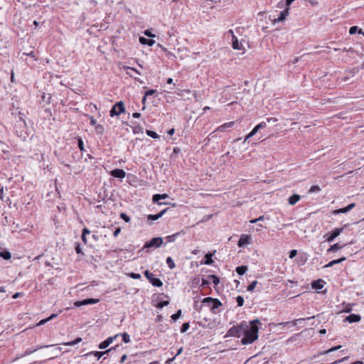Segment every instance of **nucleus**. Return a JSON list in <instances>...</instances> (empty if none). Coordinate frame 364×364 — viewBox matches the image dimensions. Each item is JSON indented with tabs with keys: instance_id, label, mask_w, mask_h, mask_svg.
Segmentation results:
<instances>
[{
	"instance_id": "1",
	"label": "nucleus",
	"mask_w": 364,
	"mask_h": 364,
	"mask_svg": "<svg viewBox=\"0 0 364 364\" xmlns=\"http://www.w3.org/2000/svg\"><path fill=\"white\" fill-rule=\"evenodd\" d=\"M259 323V320H254L249 323H247V328H245L244 333L242 334L243 338L241 340V343L243 345H248L252 343L255 341L258 338L259 328L257 323Z\"/></svg>"
},
{
	"instance_id": "2",
	"label": "nucleus",
	"mask_w": 364,
	"mask_h": 364,
	"mask_svg": "<svg viewBox=\"0 0 364 364\" xmlns=\"http://www.w3.org/2000/svg\"><path fill=\"white\" fill-rule=\"evenodd\" d=\"M245 328H247L246 322H242L240 325L230 328L228 333L230 336L240 337L244 333Z\"/></svg>"
},
{
	"instance_id": "3",
	"label": "nucleus",
	"mask_w": 364,
	"mask_h": 364,
	"mask_svg": "<svg viewBox=\"0 0 364 364\" xmlns=\"http://www.w3.org/2000/svg\"><path fill=\"white\" fill-rule=\"evenodd\" d=\"M203 304H208L210 306V310L215 313V309L222 306V303L218 299L206 297L203 299Z\"/></svg>"
},
{
	"instance_id": "4",
	"label": "nucleus",
	"mask_w": 364,
	"mask_h": 364,
	"mask_svg": "<svg viewBox=\"0 0 364 364\" xmlns=\"http://www.w3.org/2000/svg\"><path fill=\"white\" fill-rule=\"evenodd\" d=\"M125 107L122 102H117L111 109L109 114L111 117L118 116L124 112Z\"/></svg>"
},
{
	"instance_id": "5",
	"label": "nucleus",
	"mask_w": 364,
	"mask_h": 364,
	"mask_svg": "<svg viewBox=\"0 0 364 364\" xmlns=\"http://www.w3.org/2000/svg\"><path fill=\"white\" fill-rule=\"evenodd\" d=\"M144 275L153 286L160 287L163 285L162 282L159 279L155 278L154 274L149 271L146 270L144 272Z\"/></svg>"
},
{
	"instance_id": "6",
	"label": "nucleus",
	"mask_w": 364,
	"mask_h": 364,
	"mask_svg": "<svg viewBox=\"0 0 364 364\" xmlns=\"http://www.w3.org/2000/svg\"><path fill=\"white\" fill-rule=\"evenodd\" d=\"M163 243V238L161 237H154L145 243L144 248L159 247Z\"/></svg>"
},
{
	"instance_id": "7",
	"label": "nucleus",
	"mask_w": 364,
	"mask_h": 364,
	"mask_svg": "<svg viewBox=\"0 0 364 364\" xmlns=\"http://www.w3.org/2000/svg\"><path fill=\"white\" fill-rule=\"evenodd\" d=\"M343 230V228L333 229L331 234L326 235V240L328 242H333L338 236L340 235Z\"/></svg>"
},
{
	"instance_id": "8",
	"label": "nucleus",
	"mask_w": 364,
	"mask_h": 364,
	"mask_svg": "<svg viewBox=\"0 0 364 364\" xmlns=\"http://www.w3.org/2000/svg\"><path fill=\"white\" fill-rule=\"evenodd\" d=\"M100 301L98 299H86L82 301H77L74 303V306L76 307H80L81 306L84 305H88V304H97Z\"/></svg>"
},
{
	"instance_id": "9",
	"label": "nucleus",
	"mask_w": 364,
	"mask_h": 364,
	"mask_svg": "<svg viewBox=\"0 0 364 364\" xmlns=\"http://www.w3.org/2000/svg\"><path fill=\"white\" fill-rule=\"evenodd\" d=\"M314 318H315V316L309 317L307 318H299V319H296V320L292 321H287V322L282 323H281V325L289 326H296L298 324H301L302 322H304L305 320H311V319H313Z\"/></svg>"
},
{
	"instance_id": "10",
	"label": "nucleus",
	"mask_w": 364,
	"mask_h": 364,
	"mask_svg": "<svg viewBox=\"0 0 364 364\" xmlns=\"http://www.w3.org/2000/svg\"><path fill=\"white\" fill-rule=\"evenodd\" d=\"M111 176L114 178H124L126 176V173L123 169L116 168L110 172Z\"/></svg>"
},
{
	"instance_id": "11",
	"label": "nucleus",
	"mask_w": 364,
	"mask_h": 364,
	"mask_svg": "<svg viewBox=\"0 0 364 364\" xmlns=\"http://www.w3.org/2000/svg\"><path fill=\"white\" fill-rule=\"evenodd\" d=\"M232 47L235 50H245L243 45L242 44V43H239V41L235 36H233V38H232Z\"/></svg>"
},
{
	"instance_id": "12",
	"label": "nucleus",
	"mask_w": 364,
	"mask_h": 364,
	"mask_svg": "<svg viewBox=\"0 0 364 364\" xmlns=\"http://www.w3.org/2000/svg\"><path fill=\"white\" fill-rule=\"evenodd\" d=\"M168 197V196L166 193L164 194H155L153 196L152 200L154 203H157L159 205L166 204V203L160 202L161 199H166Z\"/></svg>"
},
{
	"instance_id": "13",
	"label": "nucleus",
	"mask_w": 364,
	"mask_h": 364,
	"mask_svg": "<svg viewBox=\"0 0 364 364\" xmlns=\"http://www.w3.org/2000/svg\"><path fill=\"white\" fill-rule=\"evenodd\" d=\"M355 203H350L345 208L334 210L333 214L337 215V214H340V213H346L348 211L351 210L355 207Z\"/></svg>"
},
{
	"instance_id": "14",
	"label": "nucleus",
	"mask_w": 364,
	"mask_h": 364,
	"mask_svg": "<svg viewBox=\"0 0 364 364\" xmlns=\"http://www.w3.org/2000/svg\"><path fill=\"white\" fill-rule=\"evenodd\" d=\"M288 15H289V8H287L280 12L279 17L277 18L274 19V21L275 23L283 21L286 19V18Z\"/></svg>"
},
{
	"instance_id": "15",
	"label": "nucleus",
	"mask_w": 364,
	"mask_h": 364,
	"mask_svg": "<svg viewBox=\"0 0 364 364\" xmlns=\"http://www.w3.org/2000/svg\"><path fill=\"white\" fill-rule=\"evenodd\" d=\"M326 282L323 279H318L312 282V287L315 289H321Z\"/></svg>"
},
{
	"instance_id": "16",
	"label": "nucleus",
	"mask_w": 364,
	"mask_h": 364,
	"mask_svg": "<svg viewBox=\"0 0 364 364\" xmlns=\"http://www.w3.org/2000/svg\"><path fill=\"white\" fill-rule=\"evenodd\" d=\"M250 237L247 235H242L238 242L239 247H243L247 244H249Z\"/></svg>"
},
{
	"instance_id": "17",
	"label": "nucleus",
	"mask_w": 364,
	"mask_h": 364,
	"mask_svg": "<svg viewBox=\"0 0 364 364\" xmlns=\"http://www.w3.org/2000/svg\"><path fill=\"white\" fill-rule=\"evenodd\" d=\"M114 337H109L105 341H102L100 346L99 348L100 349H105L107 348L114 341Z\"/></svg>"
},
{
	"instance_id": "18",
	"label": "nucleus",
	"mask_w": 364,
	"mask_h": 364,
	"mask_svg": "<svg viewBox=\"0 0 364 364\" xmlns=\"http://www.w3.org/2000/svg\"><path fill=\"white\" fill-rule=\"evenodd\" d=\"M361 317L358 314H350L346 318V321L349 323L358 322L360 320Z\"/></svg>"
},
{
	"instance_id": "19",
	"label": "nucleus",
	"mask_w": 364,
	"mask_h": 364,
	"mask_svg": "<svg viewBox=\"0 0 364 364\" xmlns=\"http://www.w3.org/2000/svg\"><path fill=\"white\" fill-rule=\"evenodd\" d=\"M301 198L298 194H294L288 198V203L291 205H295Z\"/></svg>"
},
{
	"instance_id": "20",
	"label": "nucleus",
	"mask_w": 364,
	"mask_h": 364,
	"mask_svg": "<svg viewBox=\"0 0 364 364\" xmlns=\"http://www.w3.org/2000/svg\"><path fill=\"white\" fill-rule=\"evenodd\" d=\"M234 124H235L234 122H230L225 123L223 125L218 127L216 131L225 132L226 129L233 127Z\"/></svg>"
},
{
	"instance_id": "21",
	"label": "nucleus",
	"mask_w": 364,
	"mask_h": 364,
	"mask_svg": "<svg viewBox=\"0 0 364 364\" xmlns=\"http://www.w3.org/2000/svg\"><path fill=\"white\" fill-rule=\"evenodd\" d=\"M346 259V257H341L340 259L332 260L329 263L326 264L324 266V267L327 268V267H333L334 264H339V263L345 261Z\"/></svg>"
},
{
	"instance_id": "22",
	"label": "nucleus",
	"mask_w": 364,
	"mask_h": 364,
	"mask_svg": "<svg viewBox=\"0 0 364 364\" xmlns=\"http://www.w3.org/2000/svg\"><path fill=\"white\" fill-rule=\"evenodd\" d=\"M139 42L143 45H148L149 46H153L155 43V41L152 39H147L144 37L139 38Z\"/></svg>"
},
{
	"instance_id": "23",
	"label": "nucleus",
	"mask_w": 364,
	"mask_h": 364,
	"mask_svg": "<svg viewBox=\"0 0 364 364\" xmlns=\"http://www.w3.org/2000/svg\"><path fill=\"white\" fill-rule=\"evenodd\" d=\"M344 246H346V245H339L338 243H336L333 245H331L328 250H327V252H336L339 250H341Z\"/></svg>"
},
{
	"instance_id": "24",
	"label": "nucleus",
	"mask_w": 364,
	"mask_h": 364,
	"mask_svg": "<svg viewBox=\"0 0 364 364\" xmlns=\"http://www.w3.org/2000/svg\"><path fill=\"white\" fill-rule=\"evenodd\" d=\"M167 209H164L162 211H161L160 213H159L158 214H156V215H149L148 216V218L150 219V220H156L158 219H159L160 218L162 217V215L166 213Z\"/></svg>"
},
{
	"instance_id": "25",
	"label": "nucleus",
	"mask_w": 364,
	"mask_h": 364,
	"mask_svg": "<svg viewBox=\"0 0 364 364\" xmlns=\"http://www.w3.org/2000/svg\"><path fill=\"white\" fill-rule=\"evenodd\" d=\"M266 126L267 123L265 122H262L258 124L257 126H255L252 131L253 132V133L256 134L259 130L266 127Z\"/></svg>"
},
{
	"instance_id": "26",
	"label": "nucleus",
	"mask_w": 364,
	"mask_h": 364,
	"mask_svg": "<svg viewBox=\"0 0 364 364\" xmlns=\"http://www.w3.org/2000/svg\"><path fill=\"white\" fill-rule=\"evenodd\" d=\"M236 272L239 275H243L245 274V272L247 271V266H239L236 267Z\"/></svg>"
},
{
	"instance_id": "27",
	"label": "nucleus",
	"mask_w": 364,
	"mask_h": 364,
	"mask_svg": "<svg viewBox=\"0 0 364 364\" xmlns=\"http://www.w3.org/2000/svg\"><path fill=\"white\" fill-rule=\"evenodd\" d=\"M213 260L212 259V254L208 253L205 255V261L203 262L205 264L210 265L213 264Z\"/></svg>"
},
{
	"instance_id": "28",
	"label": "nucleus",
	"mask_w": 364,
	"mask_h": 364,
	"mask_svg": "<svg viewBox=\"0 0 364 364\" xmlns=\"http://www.w3.org/2000/svg\"><path fill=\"white\" fill-rule=\"evenodd\" d=\"M0 257L4 259H9L11 257V253L7 250L0 252Z\"/></svg>"
},
{
	"instance_id": "29",
	"label": "nucleus",
	"mask_w": 364,
	"mask_h": 364,
	"mask_svg": "<svg viewBox=\"0 0 364 364\" xmlns=\"http://www.w3.org/2000/svg\"><path fill=\"white\" fill-rule=\"evenodd\" d=\"M113 350V348H110V349H109V350H105V351H103V352H100V351H95V352L94 353V355H95V357H97V359H100L102 355H104L105 354H106V353H107L110 352V351H111V350Z\"/></svg>"
},
{
	"instance_id": "30",
	"label": "nucleus",
	"mask_w": 364,
	"mask_h": 364,
	"mask_svg": "<svg viewBox=\"0 0 364 364\" xmlns=\"http://www.w3.org/2000/svg\"><path fill=\"white\" fill-rule=\"evenodd\" d=\"M179 235V232L175 233L171 235H168L166 237V240L167 242H173L176 240V237Z\"/></svg>"
},
{
	"instance_id": "31",
	"label": "nucleus",
	"mask_w": 364,
	"mask_h": 364,
	"mask_svg": "<svg viewBox=\"0 0 364 364\" xmlns=\"http://www.w3.org/2000/svg\"><path fill=\"white\" fill-rule=\"evenodd\" d=\"M166 264H168V267L171 269H173L175 268L176 265L173 260V259L171 257H167L166 259Z\"/></svg>"
},
{
	"instance_id": "32",
	"label": "nucleus",
	"mask_w": 364,
	"mask_h": 364,
	"mask_svg": "<svg viewBox=\"0 0 364 364\" xmlns=\"http://www.w3.org/2000/svg\"><path fill=\"white\" fill-rule=\"evenodd\" d=\"M208 279H211L215 286H217L220 283V279L214 274L209 275Z\"/></svg>"
},
{
	"instance_id": "33",
	"label": "nucleus",
	"mask_w": 364,
	"mask_h": 364,
	"mask_svg": "<svg viewBox=\"0 0 364 364\" xmlns=\"http://www.w3.org/2000/svg\"><path fill=\"white\" fill-rule=\"evenodd\" d=\"M81 341H82V338H77L76 339H75L73 341L65 343L64 345L65 346H75V345L79 343Z\"/></svg>"
},
{
	"instance_id": "34",
	"label": "nucleus",
	"mask_w": 364,
	"mask_h": 364,
	"mask_svg": "<svg viewBox=\"0 0 364 364\" xmlns=\"http://www.w3.org/2000/svg\"><path fill=\"white\" fill-rule=\"evenodd\" d=\"M43 347L41 346L38 348H28L26 350V351L24 352V354H23V356H26V355H28L34 352H36L38 349H40V348H42Z\"/></svg>"
},
{
	"instance_id": "35",
	"label": "nucleus",
	"mask_w": 364,
	"mask_h": 364,
	"mask_svg": "<svg viewBox=\"0 0 364 364\" xmlns=\"http://www.w3.org/2000/svg\"><path fill=\"white\" fill-rule=\"evenodd\" d=\"M146 133L149 136H151L153 139H158L159 137L155 132L151 130H146Z\"/></svg>"
},
{
	"instance_id": "36",
	"label": "nucleus",
	"mask_w": 364,
	"mask_h": 364,
	"mask_svg": "<svg viewBox=\"0 0 364 364\" xmlns=\"http://www.w3.org/2000/svg\"><path fill=\"white\" fill-rule=\"evenodd\" d=\"M257 284V281H253L252 282H251L249 284V286L247 288V290L248 291H252L255 289V288Z\"/></svg>"
},
{
	"instance_id": "37",
	"label": "nucleus",
	"mask_w": 364,
	"mask_h": 364,
	"mask_svg": "<svg viewBox=\"0 0 364 364\" xmlns=\"http://www.w3.org/2000/svg\"><path fill=\"white\" fill-rule=\"evenodd\" d=\"M123 341L126 343H128L130 342V336L127 333H123L122 334Z\"/></svg>"
},
{
	"instance_id": "38",
	"label": "nucleus",
	"mask_w": 364,
	"mask_h": 364,
	"mask_svg": "<svg viewBox=\"0 0 364 364\" xmlns=\"http://www.w3.org/2000/svg\"><path fill=\"white\" fill-rule=\"evenodd\" d=\"M77 145H78V147H79V149H80V150L81 151H83L85 150V149H84V143H83L82 139L80 137H79L77 139Z\"/></svg>"
},
{
	"instance_id": "39",
	"label": "nucleus",
	"mask_w": 364,
	"mask_h": 364,
	"mask_svg": "<svg viewBox=\"0 0 364 364\" xmlns=\"http://www.w3.org/2000/svg\"><path fill=\"white\" fill-rule=\"evenodd\" d=\"M321 191V188L318 186H313L310 188L309 193H312L315 192H319Z\"/></svg>"
},
{
	"instance_id": "40",
	"label": "nucleus",
	"mask_w": 364,
	"mask_h": 364,
	"mask_svg": "<svg viewBox=\"0 0 364 364\" xmlns=\"http://www.w3.org/2000/svg\"><path fill=\"white\" fill-rule=\"evenodd\" d=\"M236 301L239 306H242L244 304V299L242 296H237L236 297Z\"/></svg>"
},
{
	"instance_id": "41",
	"label": "nucleus",
	"mask_w": 364,
	"mask_h": 364,
	"mask_svg": "<svg viewBox=\"0 0 364 364\" xmlns=\"http://www.w3.org/2000/svg\"><path fill=\"white\" fill-rule=\"evenodd\" d=\"M95 129L96 132L100 134H102L104 132V127L101 124H97L95 126Z\"/></svg>"
},
{
	"instance_id": "42",
	"label": "nucleus",
	"mask_w": 364,
	"mask_h": 364,
	"mask_svg": "<svg viewBox=\"0 0 364 364\" xmlns=\"http://www.w3.org/2000/svg\"><path fill=\"white\" fill-rule=\"evenodd\" d=\"M190 326H189V323H184L183 325H182V327H181V333H185L188 331V329L189 328Z\"/></svg>"
},
{
	"instance_id": "43",
	"label": "nucleus",
	"mask_w": 364,
	"mask_h": 364,
	"mask_svg": "<svg viewBox=\"0 0 364 364\" xmlns=\"http://www.w3.org/2000/svg\"><path fill=\"white\" fill-rule=\"evenodd\" d=\"M181 310H178L176 314H173L171 316V318L173 320V321H176L178 318H179V317L181 316Z\"/></svg>"
},
{
	"instance_id": "44",
	"label": "nucleus",
	"mask_w": 364,
	"mask_h": 364,
	"mask_svg": "<svg viewBox=\"0 0 364 364\" xmlns=\"http://www.w3.org/2000/svg\"><path fill=\"white\" fill-rule=\"evenodd\" d=\"M129 276L132 278V279H139L141 278V274H136V273H134V272H132L129 274Z\"/></svg>"
},
{
	"instance_id": "45",
	"label": "nucleus",
	"mask_w": 364,
	"mask_h": 364,
	"mask_svg": "<svg viewBox=\"0 0 364 364\" xmlns=\"http://www.w3.org/2000/svg\"><path fill=\"white\" fill-rule=\"evenodd\" d=\"M168 304H169V302L168 301H164L159 302L157 304V307L159 309H162L164 306H167Z\"/></svg>"
},
{
	"instance_id": "46",
	"label": "nucleus",
	"mask_w": 364,
	"mask_h": 364,
	"mask_svg": "<svg viewBox=\"0 0 364 364\" xmlns=\"http://www.w3.org/2000/svg\"><path fill=\"white\" fill-rule=\"evenodd\" d=\"M341 348V346H335V347H333L330 349H328V350H326L324 354H327L328 353H331V352H333V351H336L338 349H340Z\"/></svg>"
},
{
	"instance_id": "47",
	"label": "nucleus",
	"mask_w": 364,
	"mask_h": 364,
	"mask_svg": "<svg viewBox=\"0 0 364 364\" xmlns=\"http://www.w3.org/2000/svg\"><path fill=\"white\" fill-rule=\"evenodd\" d=\"M264 215H262L260 217H259L258 218H256V219H253V220H251L250 221V223H256L257 222H259V221H262L264 220Z\"/></svg>"
},
{
	"instance_id": "48",
	"label": "nucleus",
	"mask_w": 364,
	"mask_h": 364,
	"mask_svg": "<svg viewBox=\"0 0 364 364\" xmlns=\"http://www.w3.org/2000/svg\"><path fill=\"white\" fill-rule=\"evenodd\" d=\"M358 31V28L357 26H354L350 28L349 33L350 34H354Z\"/></svg>"
},
{
	"instance_id": "49",
	"label": "nucleus",
	"mask_w": 364,
	"mask_h": 364,
	"mask_svg": "<svg viewBox=\"0 0 364 364\" xmlns=\"http://www.w3.org/2000/svg\"><path fill=\"white\" fill-rule=\"evenodd\" d=\"M296 254H297V250H291L289 252V258L290 259L294 258L296 255Z\"/></svg>"
},
{
	"instance_id": "50",
	"label": "nucleus",
	"mask_w": 364,
	"mask_h": 364,
	"mask_svg": "<svg viewBox=\"0 0 364 364\" xmlns=\"http://www.w3.org/2000/svg\"><path fill=\"white\" fill-rule=\"evenodd\" d=\"M121 218L126 222H129L130 221V218L128 215H127L125 213H122L121 214Z\"/></svg>"
},
{
	"instance_id": "51",
	"label": "nucleus",
	"mask_w": 364,
	"mask_h": 364,
	"mask_svg": "<svg viewBox=\"0 0 364 364\" xmlns=\"http://www.w3.org/2000/svg\"><path fill=\"white\" fill-rule=\"evenodd\" d=\"M156 91L155 90H149L145 92L146 97L154 95Z\"/></svg>"
},
{
	"instance_id": "52",
	"label": "nucleus",
	"mask_w": 364,
	"mask_h": 364,
	"mask_svg": "<svg viewBox=\"0 0 364 364\" xmlns=\"http://www.w3.org/2000/svg\"><path fill=\"white\" fill-rule=\"evenodd\" d=\"M89 234H90V230L88 228H85L82 229V235H87Z\"/></svg>"
},
{
	"instance_id": "53",
	"label": "nucleus",
	"mask_w": 364,
	"mask_h": 364,
	"mask_svg": "<svg viewBox=\"0 0 364 364\" xmlns=\"http://www.w3.org/2000/svg\"><path fill=\"white\" fill-rule=\"evenodd\" d=\"M48 321H49V318H48L42 319L41 321H39V323H38V326L43 325Z\"/></svg>"
},
{
	"instance_id": "54",
	"label": "nucleus",
	"mask_w": 364,
	"mask_h": 364,
	"mask_svg": "<svg viewBox=\"0 0 364 364\" xmlns=\"http://www.w3.org/2000/svg\"><path fill=\"white\" fill-rule=\"evenodd\" d=\"M121 232V229L119 228H116V230H114V233H113V235L114 237H117L119 234Z\"/></svg>"
},
{
	"instance_id": "55",
	"label": "nucleus",
	"mask_w": 364,
	"mask_h": 364,
	"mask_svg": "<svg viewBox=\"0 0 364 364\" xmlns=\"http://www.w3.org/2000/svg\"><path fill=\"white\" fill-rule=\"evenodd\" d=\"M255 134L253 133L252 131H251L245 137V141H247L249 139H250L251 137H252Z\"/></svg>"
},
{
	"instance_id": "56",
	"label": "nucleus",
	"mask_w": 364,
	"mask_h": 364,
	"mask_svg": "<svg viewBox=\"0 0 364 364\" xmlns=\"http://www.w3.org/2000/svg\"><path fill=\"white\" fill-rule=\"evenodd\" d=\"M75 251L77 254H80L82 253V250L80 248V246L79 244H77L76 246H75Z\"/></svg>"
},
{
	"instance_id": "57",
	"label": "nucleus",
	"mask_w": 364,
	"mask_h": 364,
	"mask_svg": "<svg viewBox=\"0 0 364 364\" xmlns=\"http://www.w3.org/2000/svg\"><path fill=\"white\" fill-rule=\"evenodd\" d=\"M127 69L131 70L132 72H134V73H136L138 75H140L139 72L136 69H135V68L128 67Z\"/></svg>"
},
{
	"instance_id": "58",
	"label": "nucleus",
	"mask_w": 364,
	"mask_h": 364,
	"mask_svg": "<svg viewBox=\"0 0 364 364\" xmlns=\"http://www.w3.org/2000/svg\"><path fill=\"white\" fill-rule=\"evenodd\" d=\"M144 34L148 37H154V35H153L149 31L146 30L144 31Z\"/></svg>"
},
{
	"instance_id": "59",
	"label": "nucleus",
	"mask_w": 364,
	"mask_h": 364,
	"mask_svg": "<svg viewBox=\"0 0 364 364\" xmlns=\"http://www.w3.org/2000/svg\"><path fill=\"white\" fill-rule=\"evenodd\" d=\"M146 96L144 95V97L142 98V100H141V102L144 105L142 109H145V104H146Z\"/></svg>"
},
{
	"instance_id": "60",
	"label": "nucleus",
	"mask_w": 364,
	"mask_h": 364,
	"mask_svg": "<svg viewBox=\"0 0 364 364\" xmlns=\"http://www.w3.org/2000/svg\"><path fill=\"white\" fill-rule=\"evenodd\" d=\"M267 121L269 123H270V122H277V119L274 118V117H270V118H267Z\"/></svg>"
},
{
	"instance_id": "61",
	"label": "nucleus",
	"mask_w": 364,
	"mask_h": 364,
	"mask_svg": "<svg viewBox=\"0 0 364 364\" xmlns=\"http://www.w3.org/2000/svg\"><path fill=\"white\" fill-rule=\"evenodd\" d=\"M208 284H209V282L208 280H205V279H203L202 280L201 286L205 287V286H207Z\"/></svg>"
},
{
	"instance_id": "62",
	"label": "nucleus",
	"mask_w": 364,
	"mask_h": 364,
	"mask_svg": "<svg viewBox=\"0 0 364 364\" xmlns=\"http://www.w3.org/2000/svg\"><path fill=\"white\" fill-rule=\"evenodd\" d=\"M21 295H22V294H21V293H20V292H17V293H16V294H14L13 295V298H14V299H17V298H18L19 296H21Z\"/></svg>"
},
{
	"instance_id": "63",
	"label": "nucleus",
	"mask_w": 364,
	"mask_h": 364,
	"mask_svg": "<svg viewBox=\"0 0 364 364\" xmlns=\"http://www.w3.org/2000/svg\"><path fill=\"white\" fill-rule=\"evenodd\" d=\"M140 116H141V114L139 113V112H134L132 114V117H134V118H139V117H140Z\"/></svg>"
},
{
	"instance_id": "64",
	"label": "nucleus",
	"mask_w": 364,
	"mask_h": 364,
	"mask_svg": "<svg viewBox=\"0 0 364 364\" xmlns=\"http://www.w3.org/2000/svg\"><path fill=\"white\" fill-rule=\"evenodd\" d=\"M90 123H91L92 125H95V126L97 125L96 124V120L93 117L90 118Z\"/></svg>"
}]
</instances>
